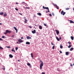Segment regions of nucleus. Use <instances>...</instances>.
I'll return each instance as SVG.
<instances>
[{
	"instance_id": "2eb2a0df",
	"label": "nucleus",
	"mask_w": 74,
	"mask_h": 74,
	"mask_svg": "<svg viewBox=\"0 0 74 74\" xmlns=\"http://www.w3.org/2000/svg\"><path fill=\"white\" fill-rule=\"evenodd\" d=\"M37 15H38L39 16H41V14L40 13H38L37 14Z\"/></svg>"
},
{
	"instance_id": "338daca9",
	"label": "nucleus",
	"mask_w": 74,
	"mask_h": 74,
	"mask_svg": "<svg viewBox=\"0 0 74 74\" xmlns=\"http://www.w3.org/2000/svg\"><path fill=\"white\" fill-rule=\"evenodd\" d=\"M73 65L74 66V63L73 64Z\"/></svg>"
},
{
	"instance_id": "aec40b11",
	"label": "nucleus",
	"mask_w": 74,
	"mask_h": 74,
	"mask_svg": "<svg viewBox=\"0 0 74 74\" xmlns=\"http://www.w3.org/2000/svg\"><path fill=\"white\" fill-rule=\"evenodd\" d=\"M42 8L43 9H47V7H45L44 6H43Z\"/></svg>"
},
{
	"instance_id": "0eeeda50",
	"label": "nucleus",
	"mask_w": 74,
	"mask_h": 74,
	"mask_svg": "<svg viewBox=\"0 0 74 74\" xmlns=\"http://www.w3.org/2000/svg\"><path fill=\"white\" fill-rule=\"evenodd\" d=\"M32 33H33V34H34L35 33H36V30L35 29H34V31H32Z\"/></svg>"
},
{
	"instance_id": "79ce46f5",
	"label": "nucleus",
	"mask_w": 74,
	"mask_h": 74,
	"mask_svg": "<svg viewBox=\"0 0 74 74\" xmlns=\"http://www.w3.org/2000/svg\"><path fill=\"white\" fill-rule=\"evenodd\" d=\"M51 44L52 45H54V44L52 43V42H51Z\"/></svg>"
},
{
	"instance_id": "58836bf2",
	"label": "nucleus",
	"mask_w": 74,
	"mask_h": 74,
	"mask_svg": "<svg viewBox=\"0 0 74 74\" xmlns=\"http://www.w3.org/2000/svg\"><path fill=\"white\" fill-rule=\"evenodd\" d=\"M0 41H3V40L0 38Z\"/></svg>"
},
{
	"instance_id": "c9c22d12",
	"label": "nucleus",
	"mask_w": 74,
	"mask_h": 74,
	"mask_svg": "<svg viewBox=\"0 0 74 74\" xmlns=\"http://www.w3.org/2000/svg\"><path fill=\"white\" fill-rule=\"evenodd\" d=\"M53 5H54V6H55L56 7L57 6V5L56 4H53Z\"/></svg>"
},
{
	"instance_id": "3c124183",
	"label": "nucleus",
	"mask_w": 74,
	"mask_h": 74,
	"mask_svg": "<svg viewBox=\"0 0 74 74\" xmlns=\"http://www.w3.org/2000/svg\"><path fill=\"white\" fill-rule=\"evenodd\" d=\"M60 52L61 53H62V51H60Z\"/></svg>"
},
{
	"instance_id": "f704fd0d",
	"label": "nucleus",
	"mask_w": 74,
	"mask_h": 74,
	"mask_svg": "<svg viewBox=\"0 0 74 74\" xmlns=\"http://www.w3.org/2000/svg\"><path fill=\"white\" fill-rule=\"evenodd\" d=\"M18 47H16V48L15 49L16 51H17V50H18Z\"/></svg>"
},
{
	"instance_id": "7c9ffc66",
	"label": "nucleus",
	"mask_w": 74,
	"mask_h": 74,
	"mask_svg": "<svg viewBox=\"0 0 74 74\" xmlns=\"http://www.w3.org/2000/svg\"><path fill=\"white\" fill-rule=\"evenodd\" d=\"M30 63H28L27 64V65H28V66H30Z\"/></svg>"
},
{
	"instance_id": "9d476101",
	"label": "nucleus",
	"mask_w": 74,
	"mask_h": 74,
	"mask_svg": "<svg viewBox=\"0 0 74 74\" xmlns=\"http://www.w3.org/2000/svg\"><path fill=\"white\" fill-rule=\"evenodd\" d=\"M9 56L10 58H13V56H12L11 54H10L9 55Z\"/></svg>"
},
{
	"instance_id": "e2e57ef3",
	"label": "nucleus",
	"mask_w": 74,
	"mask_h": 74,
	"mask_svg": "<svg viewBox=\"0 0 74 74\" xmlns=\"http://www.w3.org/2000/svg\"><path fill=\"white\" fill-rule=\"evenodd\" d=\"M23 37H22L21 38V39H23Z\"/></svg>"
},
{
	"instance_id": "37998d69",
	"label": "nucleus",
	"mask_w": 74,
	"mask_h": 74,
	"mask_svg": "<svg viewBox=\"0 0 74 74\" xmlns=\"http://www.w3.org/2000/svg\"><path fill=\"white\" fill-rule=\"evenodd\" d=\"M52 15H53V16H54L55 14H54V13H52Z\"/></svg>"
},
{
	"instance_id": "473e14b6",
	"label": "nucleus",
	"mask_w": 74,
	"mask_h": 74,
	"mask_svg": "<svg viewBox=\"0 0 74 74\" xmlns=\"http://www.w3.org/2000/svg\"><path fill=\"white\" fill-rule=\"evenodd\" d=\"M0 49H3V48L0 46Z\"/></svg>"
},
{
	"instance_id": "e433bc0d",
	"label": "nucleus",
	"mask_w": 74,
	"mask_h": 74,
	"mask_svg": "<svg viewBox=\"0 0 74 74\" xmlns=\"http://www.w3.org/2000/svg\"><path fill=\"white\" fill-rule=\"evenodd\" d=\"M57 9H59V7H58V6L57 5L56 6Z\"/></svg>"
},
{
	"instance_id": "b1692460",
	"label": "nucleus",
	"mask_w": 74,
	"mask_h": 74,
	"mask_svg": "<svg viewBox=\"0 0 74 74\" xmlns=\"http://www.w3.org/2000/svg\"><path fill=\"white\" fill-rule=\"evenodd\" d=\"M4 14V13H3V12H1L0 13V15H3Z\"/></svg>"
},
{
	"instance_id": "f257e3e1",
	"label": "nucleus",
	"mask_w": 74,
	"mask_h": 74,
	"mask_svg": "<svg viewBox=\"0 0 74 74\" xmlns=\"http://www.w3.org/2000/svg\"><path fill=\"white\" fill-rule=\"evenodd\" d=\"M40 70H42V67L44 66V63L41 60H40Z\"/></svg>"
},
{
	"instance_id": "f8f14e48",
	"label": "nucleus",
	"mask_w": 74,
	"mask_h": 74,
	"mask_svg": "<svg viewBox=\"0 0 74 74\" xmlns=\"http://www.w3.org/2000/svg\"><path fill=\"white\" fill-rule=\"evenodd\" d=\"M39 29H42V26L40 25L39 26Z\"/></svg>"
},
{
	"instance_id": "4468645a",
	"label": "nucleus",
	"mask_w": 74,
	"mask_h": 74,
	"mask_svg": "<svg viewBox=\"0 0 74 74\" xmlns=\"http://www.w3.org/2000/svg\"><path fill=\"white\" fill-rule=\"evenodd\" d=\"M7 15V13H4V15H3L4 16H6Z\"/></svg>"
},
{
	"instance_id": "20e7f679",
	"label": "nucleus",
	"mask_w": 74,
	"mask_h": 74,
	"mask_svg": "<svg viewBox=\"0 0 74 74\" xmlns=\"http://www.w3.org/2000/svg\"><path fill=\"white\" fill-rule=\"evenodd\" d=\"M55 30L57 34V35H58V34H59V31H58V30H57L56 29H55Z\"/></svg>"
},
{
	"instance_id": "69168bd1",
	"label": "nucleus",
	"mask_w": 74,
	"mask_h": 74,
	"mask_svg": "<svg viewBox=\"0 0 74 74\" xmlns=\"http://www.w3.org/2000/svg\"><path fill=\"white\" fill-rule=\"evenodd\" d=\"M73 10H74V8H73Z\"/></svg>"
},
{
	"instance_id": "0e129e2a",
	"label": "nucleus",
	"mask_w": 74,
	"mask_h": 74,
	"mask_svg": "<svg viewBox=\"0 0 74 74\" xmlns=\"http://www.w3.org/2000/svg\"><path fill=\"white\" fill-rule=\"evenodd\" d=\"M0 25H1V23H0Z\"/></svg>"
},
{
	"instance_id": "72a5a7b5",
	"label": "nucleus",
	"mask_w": 74,
	"mask_h": 74,
	"mask_svg": "<svg viewBox=\"0 0 74 74\" xmlns=\"http://www.w3.org/2000/svg\"><path fill=\"white\" fill-rule=\"evenodd\" d=\"M54 48H55V46H53L52 47L53 49H54Z\"/></svg>"
},
{
	"instance_id": "c03bdc74",
	"label": "nucleus",
	"mask_w": 74,
	"mask_h": 74,
	"mask_svg": "<svg viewBox=\"0 0 74 74\" xmlns=\"http://www.w3.org/2000/svg\"><path fill=\"white\" fill-rule=\"evenodd\" d=\"M15 9L16 10V11H18V9L16 8H15Z\"/></svg>"
},
{
	"instance_id": "f03ea898",
	"label": "nucleus",
	"mask_w": 74,
	"mask_h": 74,
	"mask_svg": "<svg viewBox=\"0 0 74 74\" xmlns=\"http://www.w3.org/2000/svg\"><path fill=\"white\" fill-rule=\"evenodd\" d=\"M61 15H65V14H66V12H64L63 10H62L61 12Z\"/></svg>"
},
{
	"instance_id": "f3484780",
	"label": "nucleus",
	"mask_w": 74,
	"mask_h": 74,
	"mask_svg": "<svg viewBox=\"0 0 74 74\" xmlns=\"http://www.w3.org/2000/svg\"><path fill=\"white\" fill-rule=\"evenodd\" d=\"M71 38L72 40H74V37H73L72 36H71Z\"/></svg>"
},
{
	"instance_id": "39448f33",
	"label": "nucleus",
	"mask_w": 74,
	"mask_h": 74,
	"mask_svg": "<svg viewBox=\"0 0 74 74\" xmlns=\"http://www.w3.org/2000/svg\"><path fill=\"white\" fill-rule=\"evenodd\" d=\"M14 29L16 30V33H17V32H18V30L17 29H16V27H14Z\"/></svg>"
},
{
	"instance_id": "5701e85b",
	"label": "nucleus",
	"mask_w": 74,
	"mask_h": 74,
	"mask_svg": "<svg viewBox=\"0 0 74 74\" xmlns=\"http://www.w3.org/2000/svg\"><path fill=\"white\" fill-rule=\"evenodd\" d=\"M31 55L32 58H33V53H31Z\"/></svg>"
},
{
	"instance_id": "052dcab7",
	"label": "nucleus",
	"mask_w": 74,
	"mask_h": 74,
	"mask_svg": "<svg viewBox=\"0 0 74 74\" xmlns=\"http://www.w3.org/2000/svg\"><path fill=\"white\" fill-rule=\"evenodd\" d=\"M18 62H20V60H18Z\"/></svg>"
},
{
	"instance_id": "8fccbe9b",
	"label": "nucleus",
	"mask_w": 74,
	"mask_h": 74,
	"mask_svg": "<svg viewBox=\"0 0 74 74\" xmlns=\"http://www.w3.org/2000/svg\"><path fill=\"white\" fill-rule=\"evenodd\" d=\"M59 39H60V40H61L62 39V37H60L59 38Z\"/></svg>"
},
{
	"instance_id": "c756f323",
	"label": "nucleus",
	"mask_w": 74,
	"mask_h": 74,
	"mask_svg": "<svg viewBox=\"0 0 74 74\" xmlns=\"http://www.w3.org/2000/svg\"><path fill=\"white\" fill-rule=\"evenodd\" d=\"M2 66L3 67V70H5V66Z\"/></svg>"
},
{
	"instance_id": "a19ab883",
	"label": "nucleus",
	"mask_w": 74,
	"mask_h": 74,
	"mask_svg": "<svg viewBox=\"0 0 74 74\" xmlns=\"http://www.w3.org/2000/svg\"><path fill=\"white\" fill-rule=\"evenodd\" d=\"M7 48H11V47L9 46H7Z\"/></svg>"
},
{
	"instance_id": "6ab92c4d",
	"label": "nucleus",
	"mask_w": 74,
	"mask_h": 74,
	"mask_svg": "<svg viewBox=\"0 0 74 74\" xmlns=\"http://www.w3.org/2000/svg\"><path fill=\"white\" fill-rule=\"evenodd\" d=\"M22 4H23V5H25V4H26V3L24 2H22Z\"/></svg>"
},
{
	"instance_id": "ddd939ff",
	"label": "nucleus",
	"mask_w": 74,
	"mask_h": 74,
	"mask_svg": "<svg viewBox=\"0 0 74 74\" xmlns=\"http://www.w3.org/2000/svg\"><path fill=\"white\" fill-rule=\"evenodd\" d=\"M69 54V52H66V55H67V56H68Z\"/></svg>"
},
{
	"instance_id": "5fc2aeb1",
	"label": "nucleus",
	"mask_w": 74,
	"mask_h": 74,
	"mask_svg": "<svg viewBox=\"0 0 74 74\" xmlns=\"http://www.w3.org/2000/svg\"><path fill=\"white\" fill-rule=\"evenodd\" d=\"M16 4L18 5V3L16 2Z\"/></svg>"
},
{
	"instance_id": "49530a36",
	"label": "nucleus",
	"mask_w": 74,
	"mask_h": 74,
	"mask_svg": "<svg viewBox=\"0 0 74 74\" xmlns=\"http://www.w3.org/2000/svg\"><path fill=\"white\" fill-rule=\"evenodd\" d=\"M2 38H5V36H2Z\"/></svg>"
},
{
	"instance_id": "412c9836",
	"label": "nucleus",
	"mask_w": 74,
	"mask_h": 74,
	"mask_svg": "<svg viewBox=\"0 0 74 74\" xmlns=\"http://www.w3.org/2000/svg\"><path fill=\"white\" fill-rule=\"evenodd\" d=\"M60 47L61 49H62L63 48V46L62 45H60Z\"/></svg>"
},
{
	"instance_id": "423d86ee",
	"label": "nucleus",
	"mask_w": 74,
	"mask_h": 74,
	"mask_svg": "<svg viewBox=\"0 0 74 74\" xmlns=\"http://www.w3.org/2000/svg\"><path fill=\"white\" fill-rule=\"evenodd\" d=\"M6 32L7 33H8L9 34H10L11 33V31H10L8 30H6Z\"/></svg>"
},
{
	"instance_id": "ea45409f",
	"label": "nucleus",
	"mask_w": 74,
	"mask_h": 74,
	"mask_svg": "<svg viewBox=\"0 0 74 74\" xmlns=\"http://www.w3.org/2000/svg\"><path fill=\"white\" fill-rule=\"evenodd\" d=\"M68 44H71V42H68Z\"/></svg>"
},
{
	"instance_id": "a878e982",
	"label": "nucleus",
	"mask_w": 74,
	"mask_h": 74,
	"mask_svg": "<svg viewBox=\"0 0 74 74\" xmlns=\"http://www.w3.org/2000/svg\"><path fill=\"white\" fill-rule=\"evenodd\" d=\"M71 47V45H70L68 47L69 48H70Z\"/></svg>"
},
{
	"instance_id": "4c0bfd02",
	"label": "nucleus",
	"mask_w": 74,
	"mask_h": 74,
	"mask_svg": "<svg viewBox=\"0 0 74 74\" xmlns=\"http://www.w3.org/2000/svg\"><path fill=\"white\" fill-rule=\"evenodd\" d=\"M28 8V9H30V8L29 7H26V8Z\"/></svg>"
},
{
	"instance_id": "4be33fe9",
	"label": "nucleus",
	"mask_w": 74,
	"mask_h": 74,
	"mask_svg": "<svg viewBox=\"0 0 74 74\" xmlns=\"http://www.w3.org/2000/svg\"><path fill=\"white\" fill-rule=\"evenodd\" d=\"M73 47H71L70 49V51H73Z\"/></svg>"
},
{
	"instance_id": "c85d7f7f",
	"label": "nucleus",
	"mask_w": 74,
	"mask_h": 74,
	"mask_svg": "<svg viewBox=\"0 0 74 74\" xmlns=\"http://www.w3.org/2000/svg\"><path fill=\"white\" fill-rule=\"evenodd\" d=\"M2 66L3 67V70H5V66Z\"/></svg>"
},
{
	"instance_id": "393cba45",
	"label": "nucleus",
	"mask_w": 74,
	"mask_h": 74,
	"mask_svg": "<svg viewBox=\"0 0 74 74\" xmlns=\"http://www.w3.org/2000/svg\"><path fill=\"white\" fill-rule=\"evenodd\" d=\"M13 49H12V51H13L14 52H15V51L14 49V48H13Z\"/></svg>"
},
{
	"instance_id": "09e8293b",
	"label": "nucleus",
	"mask_w": 74,
	"mask_h": 74,
	"mask_svg": "<svg viewBox=\"0 0 74 74\" xmlns=\"http://www.w3.org/2000/svg\"><path fill=\"white\" fill-rule=\"evenodd\" d=\"M29 67H30V68H32V65H30L29 66Z\"/></svg>"
},
{
	"instance_id": "a211bd4d",
	"label": "nucleus",
	"mask_w": 74,
	"mask_h": 74,
	"mask_svg": "<svg viewBox=\"0 0 74 74\" xmlns=\"http://www.w3.org/2000/svg\"><path fill=\"white\" fill-rule=\"evenodd\" d=\"M30 44V42H26V44Z\"/></svg>"
},
{
	"instance_id": "dca6fc26",
	"label": "nucleus",
	"mask_w": 74,
	"mask_h": 74,
	"mask_svg": "<svg viewBox=\"0 0 74 74\" xmlns=\"http://www.w3.org/2000/svg\"><path fill=\"white\" fill-rule=\"evenodd\" d=\"M56 38L58 41H60V39H59V38H58V37H56Z\"/></svg>"
},
{
	"instance_id": "7ed1b4c3",
	"label": "nucleus",
	"mask_w": 74,
	"mask_h": 74,
	"mask_svg": "<svg viewBox=\"0 0 74 74\" xmlns=\"http://www.w3.org/2000/svg\"><path fill=\"white\" fill-rule=\"evenodd\" d=\"M18 42H20V43H21V42H23V40H22L21 39H19L18 40Z\"/></svg>"
},
{
	"instance_id": "6e6552de",
	"label": "nucleus",
	"mask_w": 74,
	"mask_h": 74,
	"mask_svg": "<svg viewBox=\"0 0 74 74\" xmlns=\"http://www.w3.org/2000/svg\"><path fill=\"white\" fill-rule=\"evenodd\" d=\"M27 39L28 40H29V39H32V38H31V37H30L29 36H27Z\"/></svg>"
},
{
	"instance_id": "bf43d9fd",
	"label": "nucleus",
	"mask_w": 74,
	"mask_h": 74,
	"mask_svg": "<svg viewBox=\"0 0 74 74\" xmlns=\"http://www.w3.org/2000/svg\"><path fill=\"white\" fill-rule=\"evenodd\" d=\"M34 26H37V25H34Z\"/></svg>"
},
{
	"instance_id": "603ef678",
	"label": "nucleus",
	"mask_w": 74,
	"mask_h": 74,
	"mask_svg": "<svg viewBox=\"0 0 74 74\" xmlns=\"http://www.w3.org/2000/svg\"><path fill=\"white\" fill-rule=\"evenodd\" d=\"M36 17V15H34V18H35Z\"/></svg>"
},
{
	"instance_id": "9b49d317",
	"label": "nucleus",
	"mask_w": 74,
	"mask_h": 74,
	"mask_svg": "<svg viewBox=\"0 0 74 74\" xmlns=\"http://www.w3.org/2000/svg\"><path fill=\"white\" fill-rule=\"evenodd\" d=\"M25 18V23H27V20H26V17H24Z\"/></svg>"
},
{
	"instance_id": "cd10ccee",
	"label": "nucleus",
	"mask_w": 74,
	"mask_h": 74,
	"mask_svg": "<svg viewBox=\"0 0 74 74\" xmlns=\"http://www.w3.org/2000/svg\"><path fill=\"white\" fill-rule=\"evenodd\" d=\"M7 33H8V32H7V30H6L5 32H4V34H7Z\"/></svg>"
},
{
	"instance_id": "2f4dec72",
	"label": "nucleus",
	"mask_w": 74,
	"mask_h": 74,
	"mask_svg": "<svg viewBox=\"0 0 74 74\" xmlns=\"http://www.w3.org/2000/svg\"><path fill=\"white\" fill-rule=\"evenodd\" d=\"M69 9H70V8H67L65 9V10H69Z\"/></svg>"
},
{
	"instance_id": "6e6d98bb",
	"label": "nucleus",
	"mask_w": 74,
	"mask_h": 74,
	"mask_svg": "<svg viewBox=\"0 0 74 74\" xmlns=\"http://www.w3.org/2000/svg\"><path fill=\"white\" fill-rule=\"evenodd\" d=\"M14 37V35H13L12 36V37Z\"/></svg>"
},
{
	"instance_id": "774afa93",
	"label": "nucleus",
	"mask_w": 74,
	"mask_h": 74,
	"mask_svg": "<svg viewBox=\"0 0 74 74\" xmlns=\"http://www.w3.org/2000/svg\"><path fill=\"white\" fill-rule=\"evenodd\" d=\"M18 42H17V43H18Z\"/></svg>"
},
{
	"instance_id": "680f3d73",
	"label": "nucleus",
	"mask_w": 74,
	"mask_h": 74,
	"mask_svg": "<svg viewBox=\"0 0 74 74\" xmlns=\"http://www.w3.org/2000/svg\"><path fill=\"white\" fill-rule=\"evenodd\" d=\"M48 11H47L46 12V13H48Z\"/></svg>"
},
{
	"instance_id": "de8ad7c7",
	"label": "nucleus",
	"mask_w": 74,
	"mask_h": 74,
	"mask_svg": "<svg viewBox=\"0 0 74 74\" xmlns=\"http://www.w3.org/2000/svg\"><path fill=\"white\" fill-rule=\"evenodd\" d=\"M49 15L50 16H52V15L51 14H49Z\"/></svg>"
},
{
	"instance_id": "1a4fd4ad",
	"label": "nucleus",
	"mask_w": 74,
	"mask_h": 74,
	"mask_svg": "<svg viewBox=\"0 0 74 74\" xmlns=\"http://www.w3.org/2000/svg\"><path fill=\"white\" fill-rule=\"evenodd\" d=\"M69 21L71 23H74V22H73V21L72 20H69Z\"/></svg>"
},
{
	"instance_id": "4d7b16f0",
	"label": "nucleus",
	"mask_w": 74,
	"mask_h": 74,
	"mask_svg": "<svg viewBox=\"0 0 74 74\" xmlns=\"http://www.w3.org/2000/svg\"><path fill=\"white\" fill-rule=\"evenodd\" d=\"M29 27H30V28H32V27H31L30 26H28Z\"/></svg>"
},
{
	"instance_id": "bb28decb",
	"label": "nucleus",
	"mask_w": 74,
	"mask_h": 74,
	"mask_svg": "<svg viewBox=\"0 0 74 74\" xmlns=\"http://www.w3.org/2000/svg\"><path fill=\"white\" fill-rule=\"evenodd\" d=\"M46 10H47L48 12H49V8H48V7H47Z\"/></svg>"
},
{
	"instance_id": "a18cd8bd",
	"label": "nucleus",
	"mask_w": 74,
	"mask_h": 74,
	"mask_svg": "<svg viewBox=\"0 0 74 74\" xmlns=\"http://www.w3.org/2000/svg\"><path fill=\"white\" fill-rule=\"evenodd\" d=\"M44 26H46L47 25V24H45V23H44Z\"/></svg>"
},
{
	"instance_id": "864d4df0",
	"label": "nucleus",
	"mask_w": 74,
	"mask_h": 74,
	"mask_svg": "<svg viewBox=\"0 0 74 74\" xmlns=\"http://www.w3.org/2000/svg\"><path fill=\"white\" fill-rule=\"evenodd\" d=\"M70 66L72 67L73 66V64H71Z\"/></svg>"
},
{
	"instance_id": "13d9d810",
	"label": "nucleus",
	"mask_w": 74,
	"mask_h": 74,
	"mask_svg": "<svg viewBox=\"0 0 74 74\" xmlns=\"http://www.w3.org/2000/svg\"><path fill=\"white\" fill-rule=\"evenodd\" d=\"M19 14H20V15H22V14L21 13H19Z\"/></svg>"
}]
</instances>
